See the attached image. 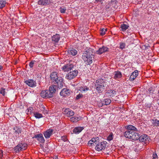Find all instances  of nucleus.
Instances as JSON below:
<instances>
[{
	"instance_id": "603ef678",
	"label": "nucleus",
	"mask_w": 159,
	"mask_h": 159,
	"mask_svg": "<svg viewBox=\"0 0 159 159\" xmlns=\"http://www.w3.org/2000/svg\"><path fill=\"white\" fill-rule=\"evenodd\" d=\"M3 153L2 151H0V157L2 156V153Z\"/></svg>"
},
{
	"instance_id": "4c0bfd02",
	"label": "nucleus",
	"mask_w": 159,
	"mask_h": 159,
	"mask_svg": "<svg viewBox=\"0 0 159 159\" xmlns=\"http://www.w3.org/2000/svg\"><path fill=\"white\" fill-rule=\"evenodd\" d=\"M120 48L122 49H123L125 48V43H120Z\"/></svg>"
},
{
	"instance_id": "a18cd8bd",
	"label": "nucleus",
	"mask_w": 159,
	"mask_h": 159,
	"mask_svg": "<svg viewBox=\"0 0 159 159\" xmlns=\"http://www.w3.org/2000/svg\"><path fill=\"white\" fill-rule=\"evenodd\" d=\"M107 140L108 141H110L113 139L112 135L110 134L107 137Z\"/></svg>"
},
{
	"instance_id": "412c9836",
	"label": "nucleus",
	"mask_w": 159,
	"mask_h": 159,
	"mask_svg": "<svg viewBox=\"0 0 159 159\" xmlns=\"http://www.w3.org/2000/svg\"><path fill=\"white\" fill-rule=\"evenodd\" d=\"M65 114H66L68 116H73L74 114V112L69 109H65L64 111Z\"/></svg>"
},
{
	"instance_id": "13d9d810",
	"label": "nucleus",
	"mask_w": 159,
	"mask_h": 159,
	"mask_svg": "<svg viewBox=\"0 0 159 159\" xmlns=\"http://www.w3.org/2000/svg\"><path fill=\"white\" fill-rule=\"evenodd\" d=\"M158 95H159V90L158 91Z\"/></svg>"
},
{
	"instance_id": "3c124183",
	"label": "nucleus",
	"mask_w": 159,
	"mask_h": 159,
	"mask_svg": "<svg viewBox=\"0 0 159 159\" xmlns=\"http://www.w3.org/2000/svg\"><path fill=\"white\" fill-rule=\"evenodd\" d=\"M102 0H95V3H98V2H100L102 1Z\"/></svg>"
},
{
	"instance_id": "f257e3e1",
	"label": "nucleus",
	"mask_w": 159,
	"mask_h": 159,
	"mask_svg": "<svg viewBox=\"0 0 159 159\" xmlns=\"http://www.w3.org/2000/svg\"><path fill=\"white\" fill-rule=\"evenodd\" d=\"M92 49H87L83 53L82 59L87 65H90L92 62V58H94Z\"/></svg>"
},
{
	"instance_id": "a19ab883",
	"label": "nucleus",
	"mask_w": 159,
	"mask_h": 159,
	"mask_svg": "<svg viewBox=\"0 0 159 159\" xmlns=\"http://www.w3.org/2000/svg\"><path fill=\"white\" fill-rule=\"evenodd\" d=\"M35 61H32L29 63V66L30 68H32L34 66Z\"/></svg>"
},
{
	"instance_id": "ddd939ff",
	"label": "nucleus",
	"mask_w": 159,
	"mask_h": 159,
	"mask_svg": "<svg viewBox=\"0 0 159 159\" xmlns=\"http://www.w3.org/2000/svg\"><path fill=\"white\" fill-rule=\"evenodd\" d=\"M134 134V131H126L124 133L125 136L127 138L131 139L132 137Z\"/></svg>"
},
{
	"instance_id": "393cba45",
	"label": "nucleus",
	"mask_w": 159,
	"mask_h": 159,
	"mask_svg": "<svg viewBox=\"0 0 159 159\" xmlns=\"http://www.w3.org/2000/svg\"><path fill=\"white\" fill-rule=\"evenodd\" d=\"M114 78L115 79H119L122 77V74L119 71H115L114 72Z\"/></svg>"
},
{
	"instance_id": "1a4fd4ad",
	"label": "nucleus",
	"mask_w": 159,
	"mask_h": 159,
	"mask_svg": "<svg viewBox=\"0 0 159 159\" xmlns=\"http://www.w3.org/2000/svg\"><path fill=\"white\" fill-rule=\"evenodd\" d=\"M54 82L55 84H57V86L59 88H61L64 84L63 78L61 77H58L56 80H54Z\"/></svg>"
},
{
	"instance_id": "f704fd0d",
	"label": "nucleus",
	"mask_w": 159,
	"mask_h": 159,
	"mask_svg": "<svg viewBox=\"0 0 159 159\" xmlns=\"http://www.w3.org/2000/svg\"><path fill=\"white\" fill-rule=\"evenodd\" d=\"M107 31V28L106 29H104L102 28L100 30V34L102 36L104 35L105 34V32L106 31Z\"/></svg>"
},
{
	"instance_id": "a878e982",
	"label": "nucleus",
	"mask_w": 159,
	"mask_h": 159,
	"mask_svg": "<svg viewBox=\"0 0 159 159\" xmlns=\"http://www.w3.org/2000/svg\"><path fill=\"white\" fill-rule=\"evenodd\" d=\"M81 118L82 117H78L74 116L71 118L70 119V120L73 122H76L79 120H81Z\"/></svg>"
},
{
	"instance_id": "37998d69",
	"label": "nucleus",
	"mask_w": 159,
	"mask_h": 159,
	"mask_svg": "<svg viewBox=\"0 0 159 159\" xmlns=\"http://www.w3.org/2000/svg\"><path fill=\"white\" fill-rule=\"evenodd\" d=\"M83 97V95L82 94L80 93L78 95L76 98V99H79L81 98H82Z\"/></svg>"
},
{
	"instance_id": "7c9ffc66",
	"label": "nucleus",
	"mask_w": 159,
	"mask_h": 159,
	"mask_svg": "<svg viewBox=\"0 0 159 159\" xmlns=\"http://www.w3.org/2000/svg\"><path fill=\"white\" fill-rule=\"evenodd\" d=\"M129 27V25L125 24H122L120 25V28L121 29V30L123 32H125V30L128 29Z\"/></svg>"
},
{
	"instance_id": "473e14b6",
	"label": "nucleus",
	"mask_w": 159,
	"mask_h": 159,
	"mask_svg": "<svg viewBox=\"0 0 159 159\" xmlns=\"http://www.w3.org/2000/svg\"><path fill=\"white\" fill-rule=\"evenodd\" d=\"M33 114L34 116L36 118L39 119L42 118L43 117V116L41 114L39 113L37 111L34 112Z\"/></svg>"
},
{
	"instance_id": "a211bd4d",
	"label": "nucleus",
	"mask_w": 159,
	"mask_h": 159,
	"mask_svg": "<svg viewBox=\"0 0 159 159\" xmlns=\"http://www.w3.org/2000/svg\"><path fill=\"white\" fill-rule=\"evenodd\" d=\"M102 85L100 86H95V88L96 89L98 93H102L105 87L106 86V85H104L103 84Z\"/></svg>"
},
{
	"instance_id": "ea45409f",
	"label": "nucleus",
	"mask_w": 159,
	"mask_h": 159,
	"mask_svg": "<svg viewBox=\"0 0 159 159\" xmlns=\"http://www.w3.org/2000/svg\"><path fill=\"white\" fill-rule=\"evenodd\" d=\"M116 3V1L115 0H111V1L108 3V5L109 6H111L114 3L115 4Z\"/></svg>"
},
{
	"instance_id": "bb28decb",
	"label": "nucleus",
	"mask_w": 159,
	"mask_h": 159,
	"mask_svg": "<svg viewBox=\"0 0 159 159\" xmlns=\"http://www.w3.org/2000/svg\"><path fill=\"white\" fill-rule=\"evenodd\" d=\"M13 130L15 131V133L17 134H18L21 133V129L19 126H15Z\"/></svg>"
},
{
	"instance_id": "f8f14e48",
	"label": "nucleus",
	"mask_w": 159,
	"mask_h": 159,
	"mask_svg": "<svg viewBox=\"0 0 159 159\" xmlns=\"http://www.w3.org/2000/svg\"><path fill=\"white\" fill-rule=\"evenodd\" d=\"M71 91L69 89H64L60 93V95L63 96H69L70 94Z\"/></svg>"
},
{
	"instance_id": "2f4dec72",
	"label": "nucleus",
	"mask_w": 159,
	"mask_h": 159,
	"mask_svg": "<svg viewBox=\"0 0 159 159\" xmlns=\"http://www.w3.org/2000/svg\"><path fill=\"white\" fill-rule=\"evenodd\" d=\"M139 135L138 133H135L134 132V134L132 137L131 139L134 140H138L139 137Z\"/></svg>"
},
{
	"instance_id": "b1692460",
	"label": "nucleus",
	"mask_w": 159,
	"mask_h": 159,
	"mask_svg": "<svg viewBox=\"0 0 159 159\" xmlns=\"http://www.w3.org/2000/svg\"><path fill=\"white\" fill-rule=\"evenodd\" d=\"M60 38V36L58 34H56L52 37V40L55 42H58Z\"/></svg>"
},
{
	"instance_id": "e433bc0d",
	"label": "nucleus",
	"mask_w": 159,
	"mask_h": 159,
	"mask_svg": "<svg viewBox=\"0 0 159 159\" xmlns=\"http://www.w3.org/2000/svg\"><path fill=\"white\" fill-rule=\"evenodd\" d=\"M109 93L112 95V96H114L116 94V92L114 90L112 89L110 90L109 92Z\"/></svg>"
},
{
	"instance_id": "cd10ccee",
	"label": "nucleus",
	"mask_w": 159,
	"mask_h": 159,
	"mask_svg": "<svg viewBox=\"0 0 159 159\" xmlns=\"http://www.w3.org/2000/svg\"><path fill=\"white\" fill-rule=\"evenodd\" d=\"M152 124L154 126L156 127L158 126L159 125V120L156 119H153L152 120Z\"/></svg>"
},
{
	"instance_id": "c85d7f7f",
	"label": "nucleus",
	"mask_w": 159,
	"mask_h": 159,
	"mask_svg": "<svg viewBox=\"0 0 159 159\" xmlns=\"http://www.w3.org/2000/svg\"><path fill=\"white\" fill-rule=\"evenodd\" d=\"M111 102V100L109 98H107L102 101L103 104L104 105H107L110 104Z\"/></svg>"
},
{
	"instance_id": "c03bdc74",
	"label": "nucleus",
	"mask_w": 159,
	"mask_h": 159,
	"mask_svg": "<svg viewBox=\"0 0 159 159\" xmlns=\"http://www.w3.org/2000/svg\"><path fill=\"white\" fill-rule=\"evenodd\" d=\"M91 140L95 144V145H96L98 142H99V141H97L94 138H93L91 139Z\"/></svg>"
},
{
	"instance_id": "5701e85b",
	"label": "nucleus",
	"mask_w": 159,
	"mask_h": 159,
	"mask_svg": "<svg viewBox=\"0 0 159 159\" xmlns=\"http://www.w3.org/2000/svg\"><path fill=\"white\" fill-rule=\"evenodd\" d=\"M84 128L81 127H78L75 128L73 130V132L75 134H79L83 129Z\"/></svg>"
},
{
	"instance_id": "5fc2aeb1",
	"label": "nucleus",
	"mask_w": 159,
	"mask_h": 159,
	"mask_svg": "<svg viewBox=\"0 0 159 159\" xmlns=\"http://www.w3.org/2000/svg\"><path fill=\"white\" fill-rule=\"evenodd\" d=\"M58 159V157L56 156H54L53 157V159Z\"/></svg>"
},
{
	"instance_id": "c756f323",
	"label": "nucleus",
	"mask_w": 159,
	"mask_h": 159,
	"mask_svg": "<svg viewBox=\"0 0 159 159\" xmlns=\"http://www.w3.org/2000/svg\"><path fill=\"white\" fill-rule=\"evenodd\" d=\"M127 129V130L129 131H134L136 129V128L134 126L131 125H129L126 127Z\"/></svg>"
},
{
	"instance_id": "4be33fe9",
	"label": "nucleus",
	"mask_w": 159,
	"mask_h": 159,
	"mask_svg": "<svg viewBox=\"0 0 159 159\" xmlns=\"http://www.w3.org/2000/svg\"><path fill=\"white\" fill-rule=\"evenodd\" d=\"M59 77H58L57 73L56 72H52L50 75V78L54 82V80L57 79Z\"/></svg>"
},
{
	"instance_id": "72a5a7b5",
	"label": "nucleus",
	"mask_w": 159,
	"mask_h": 159,
	"mask_svg": "<svg viewBox=\"0 0 159 159\" xmlns=\"http://www.w3.org/2000/svg\"><path fill=\"white\" fill-rule=\"evenodd\" d=\"M6 3L5 0H0V8H2L5 7Z\"/></svg>"
},
{
	"instance_id": "f03ea898",
	"label": "nucleus",
	"mask_w": 159,
	"mask_h": 159,
	"mask_svg": "<svg viewBox=\"0 0 159 159\" xmlns=\"http://www.w3.org/2000/svg\"><path fill=\"white\" fill-rule=\"evenodd\" d=\"M27 146L26 143H19L14 148V151L16 152H19L20 151L24 150L27 148Z\"/></svg>"
},
{
	"instance_id": "7ed1b4c3",
	"label": "nucleus",
	"mask_w": 159,
	"mask_h": 159,
	"mask_svg": "<svg viewBox=\"0 0 159 159\" xmlns=\"http://www.w3.org/2000/svg\"><path fill=\"white\" fill-rule=\"evenodd\" d=\"M107 143L106 141H104L102 142H98L97 143L95 146V149L100 151L102 150H104L106 146Z\"/></svg>"
},
{
	"instance_id": "6ab92c4d",
	"label": "nucleus",
	"mask_w": 159,
	"mask_h": 159,
	"mask_svg": "<svg viewBox=\"0 0 159 159\" xmlns=\"http://www.w3.org/2000/svg\"><path fill=\"white\" fill-rule=\"evenodd\" d=\"M68 52L69 55L74 56L77 54V52L75 49L72 48L68 50Z\"/></svg>"
},
{
	"instance_id": "f3484780",
	"label": "nucleus",
	"mask_w": 159,
	"mask_h": 159,
	"mask_svg": "<svg viewBox=\"0 0 159 159\" xmlns=\"http://www.w3.org/2000/svg\"><path fill=\"white\" fill-rule=\"evenodd\" d=\"M58 87L56 85H52L49 87V91L50 92L51 94H52V97L54 93L55 92L56 89L58 88Z\"/></svg>"
},
{
	"instance_id": "09e8293b",
	"label": "nucleus",
	"mask_w": 159,
	"mask_h": 159,
	"mask_svg": "<svg viewBox=\"0 0 159 159\" xmlns=\"http://www.w3.org/2000/svg\"><path fill=\"white\" fill-rule=\"evenodd\" d=\"M89 89V88H87V87H86V88H85V87H82L81 88H80V90H82V91H85V90H88Z\"/></svg>"
},
{
	"instance_id": "dca6fc26",
	"label": "nucleus",
	"mask_w": 159,
	"mask_h": 159,
	"mask_svg": "<svg viewBox=\"0 0 159 159\" xmlns=\"http://www.w3.org/2000/svg\"><path fill=\"white\" fill-rule=\"evenodd\" d=\"M138 75V71L137 70H135L133 72L130 76L129 80L130 81H133L136 78Z\"/></svg>"
},
{
	"instance_id": "9d476101",
	"label": "nucleus",
	"mask_w": 159,
	"mask_h": 159,
	"mask_svg": "<svg viewBox=\"0 0 159 159\" xmlns=\"http://www.w3.org/2000/svg\"><path fill=\"white\" fill-rule=\"evenodd\" d=\"M24 82L29 86L31 87H35L36 86V83L35 81L32 79L26 80Z\"/></svg>"
},
{
	"instance_id": "2eb2a0df",
	"label": "nucleus",
	"mask_w": 159,
	"mask_h": 159,
	"mask_svg": "<svg viewBox=\"0 0 159 159\" xmlns=\"http://www.w3.org/2000/svg\"><path fill=\"white\" fill-rule=\"evenodd\" d=\"M108 48L105 47H103L102 48H100L99 49L97 50L96 52L98 54H101L105 52H107Z\"/></svg>"
},
{
	"instance_id": "39448f33",
	"label": "nucleus",
	"mask_w": 159,
	"mask_h": 159,
	"mask_svg": "<svg viewBox=\"0 0 159 159\" xmlns=\"http://www.w3.org/2000/svg\"><path fill=\"white\" fill-rule=\"evenodd\" d=\"M74 65L73 64L69 62L65 65L62 67V70L64 72H67L71 70L74 68Z\"/></svg>"
},
{
	"instance_id": "423d86ee",
	"label": "nucleus",
	"mask_w": 159,
	"mask_h": 159,
	"mask_svg": "<svg viewBox=\"0 0 159 159\" xmlns=\"http://www.w3.org/2000/svg\"><path fill=\"white\" fill-rule=\"evenodd\" d=\"M150 138L149 136L146 134H144L139 136V140L141 142L144 143V144H146L149 142Z\"/></svg>"
},
{
	"instance_id": "9b49d317",
	"label": "nucleus",
	"mask_w": 159,
	"mask_h": 159,
	"mask_svg": "<svg viewBox=\"0 0 159 159\" xmlns=\"http://www.w3.org/2000/svg\"><path fill=\"white\" fill-rule=\"evenodd\" d=\"M53 132L52 129H49L43 132V134L46 139L49 138Z\"/></svg>"
},
{
	"instance_id": "8fccbe9b",
	"label": "nucleus",
	"mask_w": 159,
	"mask_h": 159,
	"mask_svg": "<svg viewBox=\"0 0 159 159\" xmlns=\"http://www.w3.org/2000/svg\"><path fill=\"white\" fill-rule=\"evenodd\" d=\"M98 105L99 107H102L103 105H104V104H103L102 101H101V102L98 103Z\"/></svg>"
},
{
	"instance_id": "49530a36",
	"label": "nucleus",
	"mask_w": 159,
	"mask_h": 159,
	"mask_svg": "<svg viewBox=\"0 0 159 159\" xmlns=\"http://www.w3.org/2000/svg\"><path fill=\"white\" fill-rule=\"evenodd\" d=\"M88 144L89 145H91V146H93V145L95 146V144L94 143H93V142H92V141L91 140H89L88 142Z\"/></svg>"
},
{
	"instance_id": "c9c22d12",
	"label": "nucleus",
	"mask_w": 159,
	"mask_h": 159,
	"mask_svg": "<svg viewBox=\"0 0 159 159\" xmlns=\"http://www.w3.org/2000/svg\"><path fill=\"white\" fill-rule=\"evenodd\" d=\"M5 89L2 88L0 89V94H2L3 96L5 95Z\"/></svg>"
},
{
	"instance_id": "4468645a",
	"label": "nucleus",
	"mask_w": 159,
	"mask_h": 159,
	"mask_svg": "<svg viewBox=\"0 0 159 159\" xmlns=\"http://www.w3.org/2000/svg\"><path fill=\"white\" fill-rule=\"evenodd\" d=\"M51 2L50 0H39L38 2V4L39 5L46 6Z\"/></svg>"
},
{
	"instance_id": "4d7b16f0",
	"label": "nucleus",
	"mask_w": 159,
	"mask_h": 159,
	"mask_svg": "<svg viewBox=\"0 0 159 159\" xmlns=\"http://www.w3.org/2000/svg\"><path fill=\"white\" fill-rule=\"evenodd\" d=\"M42 108H43V109H44V107L43 106Z\"/></svg>"
},
{
	"instance_id": "864d4df0",
	"label": "nucleus",
	"mask_w": 159,
	"mask_h": 159,
	"mask_svg": "<svg viewBox=\"0 0 159 159\" xmlns=\"http://www.w3.org/2000/svg\"><path fill=\"white\" fill-rule=\"evenodd\" d=\"M3 66H2L0 65V71L2 70L3 69Z\"/></svg>"
},
{
	"instance_id": "58836bf2",
	"label": "nucleus",
	"mask_w": 159,
	"mask_h": 159,
	"mask_svg": "<svg viewBox=\"0 0 159 159\" xmlns=\"http://www.w3.org/2000/svg\"><path fill=\"white\" fill-rule=\"evenodd\" d=\"M152 159H158V156L155 152L153 153Z\"/></svg>"
},
{
	"instance_id": "aec40b11",
	"label": "nucleus",
	"mask_w": 159,
	"mask_h": 159,
	"mask_svg": "<svg viewBox=\"0 0 159 159\" xmlns=\"http://www.w3.org/2000/svg\"><path fill=\"white\" fill-rule=\"evenodd\" d=\"M104 84V85H106V83L103 81V79H99L96 81L95 86H100L102 85V84Z\"/></svg>"
},
{
	"instance_id": "0eeeda50",
	"label": "nucleus",
	"mask_w": 159,
	"mask_h": 159,
	"mask_svg": "<svg viewBox=\"0 0 159 159\" xmlns=\"http://www.w3.org/2000/svg\"><path fill=\"white\" fill-rule=\"evenodd\" d=\"M51 93L48 90H43L40 93V96L44 98H51L52 96Z\"/></svg>"
},
{
	"instance_id": "20e7f679",
	"label": "nucleus",
	"mask_w": 159,
	"mask_h": 159,
	"mask_svg": "<svg viewBox=\"0 0 159 159\" xmlns=\"http://www.w3.org/2000/svg\"><path fill=\"white\" fill-rule=\"evenodd\" d=\"M78 73L77 70H75L70 71L66 74V78L69 80H71L75 78L77 75Z\"/></svg>"
},
{
	"instance_id": "6e6d98bb",
	"label": "nucleus",
	"mask_w": 159,
	"mask_h": 159,
	"mask_svg": "<svg viewBox=\"0 0 159 159\" xmlns=\"http://www.w3.org/2000/svg\"><path fill=\"white\" fill-rule=\"evenodd\" d=\"M106 7L108 8H109V6H107Z\"/></svg>"
},
{
	"instance_id": "79ce46f5",
	"label": "nucleus",
	"mask_w": 159,
	"mask_h": 159,
	"mask_svg": "<svg viewBox=\"0 0 159 159\" xmlns=\"http://www.w3.org/2000/svg\"><path fill=\"white\" fill-rule=\"evenodd\" d=\"M66 10V8H62L61 7L60 8V11L61 13H65Z\"/></svg>"
},
{
	"instance_id": "6e6552de",
	"label": "nucleus",
	"mask_w": 159,
	"mask_h": 159,
	"mask_svg": "<svg viewBox=\"0 0 159 159\" xmlns=\"http://www.w3.org/2000/svg\"><path fill=\"white\" fill-rule=\"evenodd\" d=\"M35 138L40 143H43L45 142L44 139L42 134L41 133L35 134L33 138Z\"/></svg>"
},
{
	"instance_id": "de8ad7c7",
	"label": "nucleus",
	"mask_w": 159,
	"mask_h": 159,
	"mask_svg": "<svg viewBox=\"0 0 159 159\" xmlns=\"http://www.w3.org/2000/svg\"><path fill=\"white\" fill-rule=\"evenodd\" d=\"M62 140H63L64 141H66L67 140V137L66 136H62L61 138Z\"/></svg>"
}]
</instances>
